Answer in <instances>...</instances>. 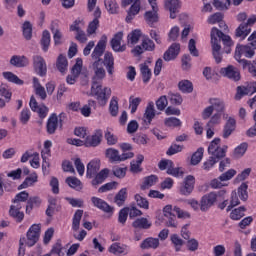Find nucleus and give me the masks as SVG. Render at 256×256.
Masks as SVG:
<instances>
[{
  "label": "nucleus",
  "mask_w": 256,
  "mask_h": 256,
  "mask_svg": "<svg viewBox=\"0 0 256 256\" xmlns=\"http://www.w3.org/2000/svg\"><path fill=\"white\" fill-rule=\"evenodd\" d=\"M90 95L96 97L99 105L105 107V105H107V101H109L111 97V88H103L101 84H92Z\"/></svg>",
  "instance_id": "obj_1"
},
{
  "label": "nucleus",
  "mask_w": 256,
  "mask_h": 256,
  "mask_svg": "<svg viewBox=\"0 0 256 256\" xmlns=\"http://www.w3.org/2000/svg\"><path fill=\"white\" fill-rule=\"evenodd\" d=\"M211 44L219 45V41H222L224 47H226V53H231L229 47H233V40L231 36L222 33L216 27H213L211 30Z\"/></svg>",
  "instance_id": "obj_2"
},
{
  "label": "nucleus",
  "mask_w": 256,
  "mask_h": 256,
  "mask_svg": "<svg viewBox=\"0 0 256 256\" xmlns=\"http://www.w3.org/2000/svg\"><path fill=\"white\" fill-rule=\"evenodd\" d=\"M244 55L247 59H253L255 57V50L249 45H237L234 59L241 65V61H247V59H241V56Z\"/></svg>",
  "instance_id": "obj_3"
},
{
  "label": "nucleus",
  "mask_w": 256,
  "mask_h": 256,
  "mask_svg": "<svg viewBox=\"0 0 256 256\" xmlns=\"http://www.w3.org/2000/svg\"><path fill=\"white\" fill-rule=\"evenodd\" d=\"M219 143H221V139L215 138L208 147V153L212 155V157H216V159H223L225 153H227V146L221 148Z\"/></svg>",
  "instance_id": "obj_4"
},
{
  "label": "nucleus",
  "mask_w": 256,
  "mask_h": 256,
  "mask_svg": "<svg viewBox=\"0 0 256 256\" xmlns=\"http://www.w3.org/2000/svg\"><path fill=\"white\" fill-rule=\"evenodd\" d=\"M41 235V224H33L29 230L27 231L25 238V243L28 247H33L35 243L39 241V237Z\"/></svg>",
  "instance_id": "obj_5"
},
{
  "label": "nucleus",
  "mask_w": 256,
  "mask_h": 256,
  "mask_svg": "<svg viewBox=\"0 0 256 256\" xmlns=\"http://www.w3.org/2000/svg\"><path fill=\"white\" fill-rule=\"evenodd\" d=\"M94 76L92 79V85H100L99 82L105 79V68H103V61H95L92 65Z\"/></svg>",
  "instance_id": "obj_6"
},
{
  "label": "nucleus",
  "mask_w": 256,
  "mask_h": 256,
  "mask_svg": "<svg viewBox=\"0 0 256 256\" xmlns=\"http://www.w3.org/2000/svg\"><path fill=\"white\" fill-rule=\"evenodd\" d=\"M105 47H107V37L103 35L91 54L94 63L95 61H103L101 57H103V53H105Z\"/></svg>",
  "instance_id": "obj_7"
},
{
  "label": "nucleus",
  "mask_w": 256,
  "mask_h": 256,
  "mask_svg": "<svg viewBox=\"0 0 256 256\" xmlns=\"http://www.w3.org/2000/svg\"><path fill=\"white\" fill-rule=\"evenodd\" d=\"M29 105H30V109L34 113H38L40 119H45V117L49 115V108L43 104L39 105L37 103V100L35 99V96H31Z\"/></svg>",
  "instance_id": "obj_8"
},
{
  "label": "nucleus",
  "mask_w": 256,
  "mask_h": 256,
  "mask_svg": "<svg viewBox=\"0 0 256 256\" xmlns=\"http://www.w3.org/2000/svg\"><path fill=\"white\" fill-rule=\"evenodd\" d=\"M164 7L170 13V19H177L179 10L181 9V1L179 0H164Z\"/></svg>",
  "instance_id": "obj_9"
},
{
  "label": "nucleus",
  "mask_w": 256,
  "mask_h": 256,
  "mask_svg": "<svg viewBox=\"0 0 256 256\" xmlns=\"http://www.w3.org/2000/svg\"><path fill=\"white\" fill-rule=\"evenodd\" d=\"M33 67L37 75L45 77L47 75V63L43 57L36 55L33 57Z\"/></svg>",
  "instance_id": "obj_10"
},
{
  "label": "nucleus",
  "mask_w": 256,
  "mask_h": 256,
  "mask_svg": "<svg viewBox=\"0 0 256 256\" xmlns=\"http://www.w3.org/2000/svg\"><path fill=\"white\" fill-rule=\"evenodd\" d=\"M220 74L223 75V77L231 79L232 81H239V79H241V73L239 72V69L233 65L221 68Z\"/></svg>",
  "instance_id": "obj_11"
},
{
  "label": "nucleus",
  "mask_w": 256,
  "mask_h": 256,
  "mask_svg": "<svg viewBox=\"0 0 256 256\" xmlns=\"http://www.w3.org/2000/svg\"><path fill=\"white\" fill-rule=\"evenodd\" d=\"M109 251L113 255L125 256L131 253V246L127 244H121V243L115 242L109 247Z\"/></svg>",
  "instance_id": "obj_12"
},
{
  "label": "nucleus",
  "mask_w": 256,
  "mask_h": 256,
  "mask_svg": "<svg viewBox=\"0 0 256 256\" xmlns=\"http://www.w3.org/2000/svg\"><path fill=\"white\" fill-rule=\"evenodd\" d=\"M217 201V193L211 192L202 197L200 202V209L201 211H209L215 202Z\"/></svg>",
  "instance_id": "obj_13"
},
{
  "label": "nucleus",
  "mask_w": 256,
  "mask_h": 256,
  "mask_svg": "<svg viewBox=\"0 0 256 256\" xmlns=\"http://www.w3.org/2000/svg\"><path fill=\"white\" fill-rule=\"evenodd\" d=\"M156 115H157V111L155 110V103L149 102L146 106V109L143 115L144 125H146L147 127L148 125H151Z\"/></svg>",
  "instance_id": "obj_14"
},
{
  "label": "nucleus",
  "mask_w": 256,
  "mask_h": 256,
  "mask_svg": "<svg viewBox=\"0 0 256 256\" xmlns=\"http://www.w3.org/2000/svg\"><path fill=\"white\" fill-rule=\"evenodd\" d=\"M193 189H195V177L189 175L184 179V183L180 186V193L181 195L186 196L191 195Z\"/></svg>",
  "instance_id": "obj_15"
},
{
  "label": "nucleus",
  "mask_w": 256,
  "mask_h": 256,
  "mask_svg": "<svg viewBox=\"0 0 256 256\" xmlns=\"http://www.w3.org/2000/svg\"><path fill=\"white\" fill-rule=\"evenodd\" d=\"M103 138V131L96 130L91 136L86 137L84 141L85 147H97L101 144V139Z\"/></svg>",
  "instance_id": "obj_16"
},
{
  "label": "nucleus",
  "mask_w": 256,
  "mask_h": 256,
  "mask_svg": "<svg viewBox=\"0 0 256 256\" xmlns=\"http://www.w3.org/2000/svg\"><path fill=\"white\" fill-rule=\"evenodd\" d=\"M93 17L94 19L89 23L87 28L88 35H93L99 29V19H101V9L99 7L95 8Z\"/></svg>",
  "instance_id": "obj_17"
},
{
  "label": "nucleus",
  "mask_w": 256,
  "mask_h": 256,
  "mask_svg": "<svg viewBox=\"0 0 256 256\" xmlns=\"http://www.w3.org/2000/svg\"><path fill=\"white\" fill-rule=\"evenodd\" d=\"M91 202L97 209H100V211H103L104 213H113V207H111L105 200L93 196Z\"/></svg>",
  "instance_id": "obj_18"
},
{
  "label": "nucleus",
  "mask_w": 256,
  "mask_h": 256,
  "mask_svg": "<svg viewBox=\"0 0 256 256\" xmlns=\"http://www.w3.org/2000/svg\"><path fill=\"white\" fill-rule=\"evenodd\" d=\"M121 41H123V32L116 33L111 40V47L116 53H123L127 49L125 45H121Z\"/></svg>",
  "instance_id": "obj_19"
},
{
  "label": "nucleus",
  "mask_w": 256,
  "mask_h": 256,
  "mask_svg": "<svg viewBox=\"0 0 256 256\" xmlns=\"http://www.w3.org/2000/svg\"><path fill=\"white\" fill-rule=\"evenodd\" d=\"M181 51V45L179 43H173L168 50L164 53L163 59L164 61H173V59H177V55Z\"/></svg>",
  "instance_id": "obj_20"
},
{
  "label": "nucleus",
  "mask_w": 256,
  "mask_h": 256,
  "mask_svg": "<svg viewBox=\"0 0 256 256\" xmlns=\"http://www.w3.org/2000/svg\"><path fill=\"white\" fill-rule=\"evenodd\" d=\"M101 169V162L99 160H92L87 164L86 176L88 179L95 177L99 170Z\"/></svg>",
  "instance_id": "obj_21"
},
{
  "label": "nucleus",
  "mask_w": 256,
  "mask_h": 256,
  "mask_svg": "<svg viewBox=\"0 0 256 256\" xmlns=\"http://www.w3.org/2000/svg\"><path fill=\"white\" fill-rule=\"evenodd\" d=\"M57 127H59V118L57 114L54 113L47 121V133H49V135H53L57 131Z\"/></svg>",
  "instance_id": "obj_22"
},
{
  "label": "nucleus",
  "mask_w": 256,
  "mask_h": 256,
  "mask_svg": "<svg viewBox=\"0 0 256 256\" xmlns=\"http://www.w3.org/2000/svg\"><path fill=\"white\" fill-rule=\"evenodd\" d=\"M102 63H104L108 73L113 75L115 69V59L113 58V54L111 52L105 53L104 61H102Z\"/></svg>",
  "instance_id": "obj_23"
},
{
  "label": "nucleus",
  "mask_w": 256,
  "mask_h": 256,
  "mask_svg": "<svg viewBox=\"0 0 256 256\" xmlns=\"http://www.w3.org/2000/svg\"><path fill=\"white\" fill-rule=\"evenodd\" d=\"M242 69L248 71L252 77H256V59L240 61Z\"/></svg>",
  "instance_id": "obj_24"
},
{
  "label": "nucleus",
  "mask_w": 256,
  "mask_h": 256,
  "mask_svg": "<svg viewBox=\"0 0 256 256\" xmlns=\"http://www.w3.org/2000/svg\"><path fill=\"white\" fill-rule=\"evenodd\" d=\"M209 103L213 111H216V113H223L225 111V101L222 99L210 98Z\"/></svg>",
  "instance_id": "obj_25"
},
{
  "label": "nucleus",
  "mask_w": 256,
  "mask_h": 256,
  "mask_svg": "<svg viewBox=\"0 0 256 256\" xmlns=\"http://www.w3.org/2000/svg\"><path fill=\"white\" fill-rule=\"evenodd\" d=\"M128 192L127 188H122L118 191V193L114 197V203L118 207H123L125 205V201H127Z\"/></svg>",
  "instance_id": "obj_26"
},
{
  "label": "nucleus",
  "mask_w": 256,
  "mask_h": 256,
  "mask_svg": "<svg viewBox=\"0 0 256 256\" xmlns=\"http://www.w3.org/2000/svg\"><path fill=\"white\" fill-rule=\"evenodd\" d=\"M249 33H251V27H249L248 25H246L245 23H241L239 25V27L236 29L235 31V35L236 37H238L239 39H241V41H243L244 39L247 38V36L249 35Z\"/></svg>",
  "instance_id": "obj_27"
},
{
  "label": "nucleus",
  "mask_w": 256,
  "mask_h": 256,
  "mask_svg": "<svg viewBox=\"0 0 256 256\" xmlns=\"http://www.w3.org/2000/svg\"><path fill=\"white\" fill-rule=\"evenodd\" d=\"M50 29L53 34L54 44L61 45V39H63V33H61V30H59V23L53 22Z\"/></svg>",
  "instance_id": "obj_28"
},
{
  "label": "nucleus",
  "mask_w": 256,
  "mask_h": 256,
  "mask_svg": "<svg viewBox=\"0 0 256 256\" xmlns=\"http://www.w3.org/2000/svg\"><path fill=\"white\" fill-rule=\"evenodd\" d=\"M141 11V0L134 3L130 9L128 10V14L126 16V22L131 23L133 21L135 15H138V13Z\"/></svg>",
  "instance_id": "obj_29"
},
{
  "label": "nucleus",
  "mask_w": 256,
  "mask_h": 256,
  "mask_svg": "<svg viewBox=\"0 0 256 256\" xmlns=\"http://www.w3.org/2000/svg\"><path fill=\"white\" fill-rule=\"evenodd\" d=\"M237 125V122L234 120V118L230 117L225 126H224V130H223V137L224 139H227L228 137H230L231 133H233V131H235V127Z\"/></svg>",
  "instance_id": "obj_30"
},
{
  "label": "nucleus",
  "mask_w": 256,
  "mask_h": 256,
  "mask_svg": "<svg viewBox=\"0 0 256 256\" xmlns=\"http://www.w3.org/2000/svg\"><path fill=\"white\" fill-rule=\"evenodd\" d=\"M10 64L14 67H27L29 65V59L25 56L14 55L10 59Z\"/></svg>",
  "instance_id": "obj_31"
},
{
  "label": "nucleus",
  "mask_w": 256,
  "mask_h": 256,
  "mask_svg": "<svg viewBox=\"0 0 256 256\" xmlns=\"http://www.w3.org/2000/svg\"><path fill=\"white\" fill-rule=\"evenodd\" d=\"M21 209L20 205L17 206H11L10 208V217H13V219H15V221L17 223H21V221H23V219H25V214L21 211H19Z\"/></svg>",
  "instance_id": "obj_32"
},
{
  "label": "nucleus",
  "mask_w": 256,
  "mask_h": 256,
  "mask_svg": "<svg viewBox=\"0 0 256 256\" xmlns=\"http://www.w3.org/2000/svg\"><path fill=\"white\" fill-rule=\"evenodd\" d=\"M141 249H157L159 238H146L140 245Z\"/></svg>",
  "instance_id": "obj_33"
},
{
  "label": "nucleus",
  "mask_w": 256,
  "mask_h": 256,
  "mask_svg": "<svg viewBox=\"0 0 256 256\" xmlns=\"http://www.w3.org/2000/svg\"><path fill=\"white\" fill-rule=\"evenodd\" d=\"M151 225V221L147 220V218H138L132 223L134 229H151Z\"/></svg>",
  "instance_id": "obj_34"
},
{
  "label": "nucleus",
  "mask_w": 256,
  "mask_h": 256,
  "mask_svg": "<svg viewBox=\"0 0 256 256\" xmlns=\"http://www.w3.org/2000/svg\"><path fill=\"white\" fill-rule=\"evenodd\" d=\"M140 73L142 75L143 83H149L153 75L147 63L140 64Z\"/></svg>",
  "instance_id": "obj_35"
},
{
  "label": "nucleus",
  "mask_w": 256,
  "mask_h": 256,
  "mask_svg": "<svg viewBox=\"0 0 256 256\" xmlns=\"http://www.w3.org/2000/svg\"><path fill=\"white\" fill-rule=\"evenodd\" d=\"M159 182V178L155 175H150L144 178V181L141 185V189L145 191V189H149L150 187H153V185H157Z\"/></svg>",
  "instance_id": "obj_36"
},
{
  "label": "nucleus",
  "mask_w": 256,
  "mask_h": 256,
  "mask_svg": "<svg viewBox=\"0 0 256 256\" xmlns=\"http://www.w3.org/2000/svg\"><path fill=\"white\" fill-rule=\"evenodd\" d=\"M128 41V45L129 47H133V45H137V43H139V39H141V30H134L132 31L130 34H128L127 37Z\"/></svg>",
  "instance_id": "obj_37"
},
{
  "label": "nucleus",
  "mask_w": 256,
  "mask_h": 256,
  "mask_svg": "<svg viewBox=\"0 0 256 256\" xmlns=\"http://www.w3.org/2000/svg\"><path fill=\"white\" fill-rule=\"evenodd\" d=\"M49 45H51V33L44 30L41 38L42 51L47 53L49 51Z\"/></svg>",
  "instance_id": "obj_38"
},
{
  "label": "nucleus",
  "mask_w": 256,
  "mask_h": 256,
  "mask_svg": "<svg viewBox=\"0 0 256 256\" xmlns=\"http://www.w3.org/2000/svg\"><path fill=\"white\" fill-rule=\"evenodd\" d=\"M107 177H109V169H102L92 180V185H101V183H103Z\"/></svg>",
  "instance_id": "obj_39"
},
{
  "label": "nucleus",
  "mask_w": 256,
  "mask_h": 256,
  "mask_svg": "<svg viewBox=\"0 0 256 256\" xmlns=\"http://www.w3.org/2000/svg\"><path fill=\"white\" fill-rule=\"evenodd\" d=\"M246 211L247 209L244 206L235 208L230 213V219H232V221H239L242 217H245Z\"/></svg>",
  "instance_id": "obj_40"
},
{
  "label": "nucleus",
  "mask_w": 256,
  "mask_h": 256,
  "mask_svg": "<svg viewBox=\"0 0 256 256\" xmlns=\"http://www.w3.org/2000/svg\"><path fill=\"white\" fill-rule=\"evenodd\" d=\"M42 202L43 201L38 196L30 197L27 201L26 213L33 211V207H40Z\"/></svg>",
  "instance_id": "obj_41"
},
{
  "label": "nucleus",
  "mask_w": 256,
  "mask_h": 256,
  "mask_svg": "<svg viewBox=\"0 0 256 256\" xmlns=\"http://www.w3.org/2000/svg\"><path fill=\"white\" fill-rule=\"evenodd\" d=\"M104 5L111 15H115L116 13H119V4H117L116 0H105Z\"/></svg>",
  "instance_id": "obj_42"
},
{
  "label": "nucleus",
  "mask_w": 256,
  "mask_h": 256,
  "mask_svg": "<svg viewBox=\"0 0 256 256\" xmlns=\"http://www.w3.org/2000/svg\"><path fill=\"white\" fill-rule=\"evenodd\" d=\"M106 157L112 161V163H121V155L117 149L109 148L106 150Z\"/></svg>",
  "instance_id": "obj_43"
},
{
  "label": "nucleus",
  "mask_w": 256,
  "mask_h": 256,
  "mask_svg": "<svg viewBox=\"0 0 256 256\" xmlns=\"http://www.w3.org/2000/svg\"><path fill=\"white\" fill-rule=\"evenodd\" d=\"M109 111L112 117H117L119 115V100L117 96H113L110 100Z\"/></svg>",
  "instance_id": "obj_44"
},
{
  "label": "nucleus",
  "mask_w": 256,
  "mask_h": 256,
  "mask_svg": "<svg viewBox=\"0 0 256 256\" xmlns=\"http://www.w3.org/2000/svg\"><path fill=\"white\" fill-rule=\"evenodd\" d=\"M82 217H83V210H77L72 218L73 231H79Z\"/></svg>",
  "instance_id": "obj_45"
},
{
  "label": "nucleus",
  "mask_w": 256,
  "mask_h": 256,
  "mask_svg": "<svg viewBox=\"0 0 256 256\" xmlns=\"http://www.w3.org/2000/svg\"><path fill=\"white\" fill-rule=\"evenodd\" d=\"M56 67L60 73H66L67 67H69V63L67 62V57L60 55L57 59Z\"/></svg>",
  "instance_id": "obj_46"
},
{
  "label": "nucleus",
  "mask_w": 256,
  "mask_h": 256,
  "mask_svg": "<svg viewBox=\"0 0 256 256\" xmlns=\"http://www.w3.org/2000/svg\"><path fill=\"white\" fill-rule=\"evenodd\" d=\"M0 97L4 98L7 103L11 101V97H13V93L11 92V89L9 86L2 84L0 86Z\"/></svg>",
  "instance_id": "obj_47"
},
{
  "label": "nucleus",
  "mask_w": 256,
  "mask_h": 256,
  "mask_svg": "<svg viewBox=\"0 0 256 256\" xmlns=\"http://www.w3.org/2000/svg\"><path fill=\"white\" fill-rule=\"evenodd\" d=\"M104 137L108 145H117L118 138L113 134V129L107 128L105 130Z\"/></svg>",
  "instance_id": "obj_48"
},
{
  "label": "nucleus",
  "mask_w": 256,
  "mask_h": 256,
  "mask_svg": "<svg viewBox=\"0 0 256 256\" xmlns=\"http://www.w3.org/2000/svg\"><path fill=\"white\" fill-rule=\"evenodd\" d=\"M248 148H249V144H247V142L241 143L234 149V157H236L237 159L243 157V155L247 153Z\"/></svg>",
  "instance_id": "obj_49"
},
{
  "label": "nucleus",
  "mask_w": 256,
  "mask_h": 256,
  "mask_svg": "<svg viewBox=\"0 0 256 256\" xmlns=\"http://www.w3.org/2000/svg\"><path fill=\"white\" fill-rule=\"evenodd\" d=\"M247 189H249L247 182H243L238 188V197H240L241 201H247V199H249Z\"/></svg>",
  "instance_id": "obj_50"
},
{
  "label": "nucleus",
  "mask_w": 256,
  "mask_h": 256,
  "mask_svg": "<svg viewBox=\"0 0 256 256\" xmlns=\"http://www.w3.org/2000/svg\"><path fill=\"white\" fill-rule=\"evenodd\" d=\"M179 89L182 93H193V83L189 80H182L178 83Z\"/></svg>",
  "instance_id": "obj_51"
},
{
  "label": "nucleus",
  "mask_w": 256,
  "mask_h": 256,
  "mask_svg": "<svg viewBox=\"0 0 256 256\" xmlns=\"http://www.w3.org/2000/svg\"><path fill=\"white\" fill-rule=\"evenodd\" d=\"M3 77L10 83H15L16 85H23L24 83L23 80L19 79L13 72H3Z\"/></svg>",
  "instance_id": "obj_52"
},
{
  "label": "nucleus",
  "mask_w": 256,
  "mask_h": 256,
  "mask_svg": "<svg viewBox=\"0 0 256 256\" xmlns=\"http://www.w3.org/2000/svg\"><path fill=\"white\" fill-rule=\"evenodd\" d=\"M22 31L25 39L29 41L31 37H33V26L31 25V22L29 21L24 22L22 26Z\"/></svg>",
  "instance_id": "obj_53"
},
{
  "label": "nucleus",
  "mask_w": 256,
  "mask_h": 256,
  "mask_svg": "<svg viewBox=\"0 0 256 256\" xmlns=\"http://www.w3.org/2000/svg\"><path fill=\"white\" fill-rule=\"evenodd\" d=\"M204 151L203 148H198L197 151L193 153L191 157V165H199V163H201Z\"/></svg>",
  "instance_id": "obj_54"
},
{
  "label": "nucleus",
  "mask_w": 256,
  "mask_h": 256,
  "mask_svg": "<svg viewBox=\"0 0 256 256\" xmlns=\"http://www.w3.org/2000/svg\"><path fill=\"white\" fill-rule=\"evenodd\" d=\"M50 253L52 255L67 256V248L63 247L61 243H56Z\"/></svg>",
  "instance_id": "obj_55"
},
{
  "label": "nucleus",
  "mask_w": 256,
  "mask_h": 256,
  "mask_svg": "<svg viewBox=\"0 0 256 256\" xmlns=\"http://www.w3.org/2000/svg\"><path fill=\"white\" fill-rule=\"evenodd\" d=\"M31 119V110L28 108H23L20 112L19 121L22 125H27Z\"/></svg>",
  "instance_id": "obj_56"
},
{
  "label": "nucleus",
  "mask_w": 256,
  "mask_h": 256,
  "mask_svg": "<svg viewBox=\"0 0 256 256\" xmlns=\"http://www.w3.org/2000/svg\"><path fill=\"white\" fill-rule=\"evenodd\" d=\"M212 45V55L216 63H221L223 57L221 56V44H211Z\"/></svg>",
  "instance_id": "obj_57"
},
{
  "label": "nucleus",
  "mask_w": 256,
  "mask_h": 256,
  "mask_svg": "<svg viewBox=\"0 0 256 256\" xmlns=\"http://www.w3.org/2000/svg\"><path fill=\"white\" fill-rule=\"evenodd\" d=\"M157 11L159 10L147 11L145 13V20L149 25H153V23H157L159 19V17L157 16Z\"/></svg>",
  "instance_id": "obj_58"
},
{
  "label": "nucleus",
  "mask_w": 256,
  "mask_h": 256,
  "mask_svg": "<svg viewBox=\"0 0 256 256\" xmlns=\"http://www.w3.org/2000/svg\"><path fill=\"white\" fill-rule=\"evenodd\" d=\"M168 105H169V100H167L166 95L160 96L156 101V107L158 111H165Z\"/></svg>",
  "instance_id": "obj_59"
},
{
  "label": "nucleus",
  "mask_w": 256,
  "mask_h": 256,
  "mask_svg": "<svg viewBox=\"0 0 256 256\" xmlns=\"http://www.w3.org/2000/svg\"><path fill=\"white\" fill-rule=\"evenodd\" d=\"M217 161H219V158L215 156H210L209 159L203 163L202 169H204V171H211Z\"/></svg>",
  "instance_id": "obj_60"
},
{
  "label": "nucleus",
  "mask_w": 256,
  "mask_h": 256,
  "mask_svg": "<svg viewBox=\"0 0 256 256\" xmlns=\"http://www.w3.org/2000/svg\"><path fill=\"white\" fill-rule=\"evenodd\" d=\"M83 70V60L81 58L76 59L75 65L72 67L71 74L79 77L81 71Z\"/></svg>",
  "instance_id": "obj_61"
},
{
  "label": "nucleus",
  "mask_w": 256,
  "mask_h": 256,
  "mask_svg": "<svg viewBox=\"0 0 256 256\" xmlns=\"http://www.w3.org/2000/svg\"><path fill=\"white\" fill-rule=\"evenodd\" d=\"M170 239L175 247V251H181V248L183 247V239L177 234H172Z\"/></svg>",
  "instance_id": "obj_62"
},
{
  "label": "nucleus",
  "mask_w": 256,
  "mask_h": 256,
  "mask_svg": "<svg viewBox=\"0 0 256 256\" xmlns=\"http://www.w3.org/2000/svg\"><path fill=\"white\" fill-rule=\"evenodd\" d=\"M142 47L145 51H155V42L149 37H146L142 40Z\"/></svg>",
  "instance_id": "obj_63"
},
{
  "label": "nucleus",
  "mask_w": 256,
  "mask_h": 256,
  "mask_svg": "<svg viewBox=\"0 0 256 256\" xmlns=\"http://www.w3.org/2000/svg\"><path fill=\"white\" fill-rule=\"evenodd\" d=\"M164 123L166 127H181V120L176 117L166 118Z\"/></svg>",
  "instance_id": "obj_64"
}]
</instances>
